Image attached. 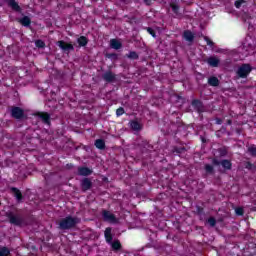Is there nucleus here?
Instances as JSON below:
<instances>
[{"label":"nucleus","instance_id":"obj_10","mask_svg":"<svg viewBox=\"0 0 256 256\" xmlns=\"http://www.w3.org/2000/svg\"><path fill=\"white\" fill-rule=\"evenodd\" d=\"M35 116L39 117L45 125H51V115H49V113L37 112Z\"/></svg>","mask_w":256,"mask_h":256},{"label":"nucleus","instance_id":"obj_29","mask_svg":"<svg viewBox=\"0 0 256 256\" xmlns=\"http://www.w3.org/2000/svg\"><path fill=\"white\" fill-rule=\"evenodd\" d=\"M219 157H227L229 151L227 150V147H221L218 148Z\"/></svg>","mask_w":256,"mask_h":256},{"label":"nucleus","instance_id":"obj_37","mask_svg":"<svg viewBox=\"0 0 256 256\" xmlns=\"http://www.w3.org/2000/svg\"><path fill=\"white\" fill-rule=\"evenodd\" d=\"M243 3H246L245 0H236L234 5L236 7V9H241V5H243Z\"/></svg>","mask_w":256,"mask_h":256},{"label":"nucleus","instance_id":"obj_20","mask_svg":"<svg viewBox=\"0 0 256 256\" xmlns=\"http://www.w3.org/2000/svg\"><path fill=\"white\" fill-rule=\"evenodd\" d=\"M78 47H87V43H89V39L85 36H80L77 38Z\"/></svg>","mask_w":256,"mask_h":256},{"label":"nucleus","instance_id":"obj_39","mask_svg":"<svg viewBox=\"0 0 256 256\" xmlns=\"http://www.w3.org/2000/svg\"><path fill=\"white\" fill-rule=\"evenodd\" d=\"M123 113H125V109H123V107H120L116 110L117 117H121V115H123Z\"/></svg>","mask_w":256,"mask_h":256},{"label":"nucleus","instance_id":"obj_18","mask_svg":"<svg viewBox=\"0 0 256 256\" xmlns=\"http://www.w3.org/2000/svg\"><path fill=\"white\" fill-rule=\"evenodd\" d=\"M111 227H108L105 229L104 231V237L106 239V242L109 243V245H111V243H113V234H111Z\"/></svg>","mask_w":256,"mask_h":256},{"label":"nucleus","instance_id":"obj_28","mask_svg":"<svg viewBox=\"0 0 256 256\" xmlns=\"http://www.w3.org/2000/svg\"><path fill=\"white\" fill-rule=\"evenodd\" d=\"M113 251H121V242L119 240H115L114 242L110 243Z\"/></svg>","mask_w":256,"mask_h":256},{"label":"nucleus","instance_id":"obj_7","mask_svg":"<svg viewBox=\"0 0 256 256\" xmlns=\"http://www.w3.org/2000/svg\"><path fill=\"white\" fill-rule=\"evenodd\" d=\"M191 105H192L194 111H196V113H198L199 115H201V113H205L207 111V107H205V104H203V101H201L199 99L192 100Z\"/></svg>","mask_w":256,"mask_h":256},{"label":"nucleus","instance_id":"obj_26","mask_svg":"<svg viewBox=\"0 0 256 256\" xmlns=\"http://www.w3.org/2000/svg\"><path fill=\"white\" fill-rule=\"evenodd\" d=\"M95 147L97 149H100L101 151H103V149H105V140L103 139H97L95 141Z\"/></svg>","mask_w":256,"mask_h":256},{"label":"nucleus","instance_id":"obj_27","mask_svg":"<svg viewBox=\"0 0 256 256\" xmlns=\"http://www.w3.org/2000/svg\"><path fill=\"white\" fill-rule=\"evenodd\" d=\"M127 59H132L133 61H137L139 59V54L136 51H130L126 54Z\"/></svg>","mask_w":256,"mask_h":256},{"label":"nucleus","instance_id":"obj_25","mask_svg":"<svg viewBox=\"0 0 256 256\" xmlns=\"http://www.w3.org/2000/svg\"><path fill=\"white\" fill-rule=\"evenodd\" d=\"M130 127L133 131H141V124L137 120L131 121Z\"/></svg>","mask_w":256,"mask_h":256},{"label":"nucleus","instance_id":"obj_17","mask_svg":"<svg viewBox=\"0 0 256 256\" xmlns=\"http://www.w3.org/2000/svg\"><path fill=\"white\" fill-rule=\"evenodd\" d=\"M110 47L111 49H115L116 51H119L123 47V43L117 39H111L110 40Z\"/></svg>","mask_w":256,"mask_h":256},{"label":"nucleus","instance_id":"obj_5","mask_svg":"<svg viewBox=\"0 0 256 256\" xmlns=\"http://www.w3.org/2000/svg\"><path fill=\"white\" fill-rule=\"evenodd\" d=\"M57 47L61 49L66 55H69L71 51H75V46L72 43H67L64 40H59L56 42Z\"/></svg>","mask_w":256,"mask_h":256},{"label":"nucleus","instance_id":"obj_3","mask_svg":"<svg viewBox=\"0 0 256 256\" xmlns=\"http://www.w3.org/2000/svg\"><path fill=\"white\" fill-rule=\"evenodd\" d=\"M5 216L9 219L11 225H15L16 227H23V225H25V217H23V214L8 211Z\"/></svg>","mask_w":256,"mask_h":256},{"label":"nucleus","instance_id":"obj_22","mask_svg":"<svg viewBox=\"0 0 256 256\" xmlns=\"http://www.w3.org/2000/svg\"><path fill=\"white\" fill-rule=\"evenodd\" d=\"M219 83V78L215 76L208 78V85H210L211 87H219Z\"/></svg>","mask_w":256,"mask_h":256},{"label":"nucleus","instance_id":"obj_30","mask_svg":"<svg viewBox=\"0 0 256 256\" xmlns=\"http://www.w3.org/2000/svg\"><path fill=\"white\" fill-rule=\"evenodd\" d=\"M105 57H107V59H111V61H117V59H119V55L117 53H107Z\"/></svg>","mask_w":256,"mask_h":256},{"label":"nucleus","instance_id":"obj_45","mask_svg":"<svg viewBox=\"0 0 256 256\" xmlns=\"http://www.w3.org/2000/svg\"><path fill=\"white\" fill-rule=\"evenodd\" d=\"M144 3L146 4V5H148V6H150L151 5V0H144Z\"/></svg>","mask_w":256,"mask_h":256},{"label":"nucleus","instance_id":"obj_32","mask_svg":"<svg viewBox=\"0 0 256 256\" xmlns=\"http://www.w3.org/2000/svg\"><path fill=\"white\" fill-rule=\"evenodd\" d=\"M206 223L210 226V227H215V225H217V219H215V217H210L206 220Z\"/></svg>","mask_w":256,"mask_h":256},{"label":"nucleus","instance_id":"obj_2","mask_svg":"<svg viewBox=\"0 0 256 256\" xmlns=\"http://www.w3.org/2000/svg\"><path fill=\"white\" fill-rule=\"evenodd\" d=\"M212 165L214 167H218V172L225 174L227 171H231L233 169V163L229 159L219 160L218 157L212 158Z\"/></svg>","mask_w":256,"mask_h":256},{"label":"nucleus","instance_id":"obj_31","mask_svg":"<svg viewBox=\"0 0 256 256\" xmlns=\"http://www.w3.org/2000/svg\"><path fill=\"white\" fill-rule=\"evenodd\" d=\"M35 45L38 49H45L46 45H45V41L38 39L35 41Z\"/></svg>","mask_w":256,"mask_h":256},{"label":"nucleus","instance_id":"obj_34","mask_svg":"<svg viewBox=\"0 0 256 256\" xmlns=\"http://www.w3.org/2000/svg\"><path fill=\"white\" fill-rule=\"evenodd\" d=\"M235 213L238 216H243L245 214V210L243 209V207H237L235 208Z\"/></svg>","mask_w":256,"mask_h":256},{"label":"nucleus","instance_id":"obj_46","mask_svg":"<svg viewBox=\"0 0 256 256\" xmlns=\"http://www.w3.org/2000/svg\"><path fill=\"white\" fill-rule=\"evenodd\" d=\"M197 211H198V213H203V208L197 207Z\"/></svg>","mask_w":256,"mask_h":256},{"label":"nucleus","instance_id":"obj_23","mask_svg":"<svg viewBox=\"0 0 256 256\" xmlns=\"http://www.w3.org/2000/svg\"><path fill=\"white\" fill-rule=\"evenodd\" d=\"M204 171L207 173V175H215V168L211 164H205Z\"/></svg>","mask_w":256,"mask_h":256},{"label":"nucleus","instance_id":"obj_24","mask_svg":"<svg viewBox=\"0 0 256 256\" xmlns=\"http://www.w3.org/2000/svg\"><path fill=\"white\" fill-rule=\"evenodd\" d=\"M250 157H256V146L255 144H252L248 146V149L246 151Z\"/></svg>","mask_w":256,"mask_h":256},{"label":"nucleus","instance_id":"obj_40","mask_svg":"<svg viewBox=\"0 0 256 256\" xmlns=\"http://www.w3.org/2000/svg\"><path fill=\"white\" fill-rule=\"evenodd\" d=\"M146 29H147L148 33H149L150 35H152L154 38L157 37V34H156V32H155V30H154L153 28L148 27V28H146Z\"/></svg>","mask_w":256,"mask_h":256},{"label":"nucleus","instance_id":"obj_44","mask_svg":"<svg viewBox=\"0 0 256 256\" xmlns=\"http://www.w3.org/2000/svg\"><path fill=\"white\" fill-rule=\"evenodd\" d=\"M200 139H201L202 143H207V139H205V136H200Z\"/></svg>","mask_w":256,"mask_h":256},{"label":"nucleus","instance_id":"obj_33","mask_svg":"<svg viewBox=\"0 0 256 256\" xmlns=\"http://www.w3.org/2000/svg\"><path fill=\"white\" fill-rule=\"evenodd\" d=\"M11 251L7 247L0 248V256H9Z\"/></svg>","mask_w":256,"mask_h":256},{"label":"nucleus","instance_id":"obj_16","mask_svg":"<svg viewBox=\"0 0 256 256\" xmlns=\"http://www.w3.org/2000/svg\"><path fill=\"white\" fill-rule=\"evenodd\" d=\"M183 38L189 43H193V41H195V35L193 32H191V30L184 31Z\"/></svg>","mask_w":256,"mask_h":256},{"label":"nucleus","instance_id":"obj_19","mask_svg":"<svg viewBox=\"0 0 256 256\" xmlns=\"http://www.w3.org/2000/svg\"><path fill=\"white\" fill-rule=\"evenodd\" d=\"M186 152H187V148H185V147L174 146L172 148L173 155H183V153H186Z\"/></svg>","mask_w":256,"mask_h":256},{"label":"nucleus","instance_id":"obj_48","mask_svg":"<svg viewBox=\"0 0 256 256\" xmlns=\"http://www.w3.org/2000/svg\"><path fill=\"white\" fill-rule=\"evenodd\" d=\"M100 71H103V67L100 68Z\"/></svg>","mask_w":256,"mask_h":256},{"label":"nucleus","instance_id":"obj_12","mask_svg":"<svg viewBox=\"0 0 256 256\" xmlns=\"http://www.w3.org/2000/svg\"><path fill=\"white\" fill-rule=\"evenodd\" d=\"M10 191L14 195L18 203H21V201H23V194L21 193V190H19L17 187H11Z\"/></svg>","mask_w":256,"mask_h":256},{"label":"nucleus","instance_id":"obj_38","mask_svg":"<svg viewBox=\"0 0 256 256\" xmlns=\"http://www.w3.org/2000/svg\"><path fill=\"white\" fill-rule=\"evenodd\" d=\"M140 147H144L145 149L151 147V145H149V142L147 140H143L140 144Z\"/></svg>","mask_w":256,"mask_h":256},{"label":"nucleus","instance_id":"obj_1","mask_svg":"<svg viewBox=\"0 0 256 256\" xmlns=\"http://www.w3.org/2000/svg\"><path fill=\"white\" fill-rule=\"evenodd\" d=\"M79 222L80 220L77 217L66 216L59 221L58 229H60V231H69V229H75Z\"/></svg>","mask_w":256,"mask_h":256},{"label":"nucleus","instance_id":"obj_9","mask_svg":"<svg viewBox=\"0 0 256 256\" xmlns=\"http://www.w3.org/2000/svg\"><path fill=\"white\" fill-rule=\"evenodd\" d=\"M80 187L83 193L89 191L93 188V182L91 181V178H83L80 182Z\"/></svg>","mask_w":256,"mask_h":256},{"label":"nucleus","instance_id":"obj_42","mask_svg":"<svg viewBox=\"0 0 256 256\" xmlns=\"http://www.w3.org/2000/svg\"><path fill=\"white\" fill-rule=\"evenodd\" d=\"M219 52L223 53L224 55H228V53H231V51L228 49H223V50H220Z\"/></svg>","mask_w":256,"mask_h":256},{"label":"nucleus","instance_id":"obj_21","mask_svg":"<svg viewBox=\"0 0 256 256\" xmlns=\"http://www.w3.org/2000/svg\"><path fill=\"white\" fill-rule=\"evenodd\" d=\"M19 23H21L23 27H31V18H29V16H24L19 20Z\"/></svg>","mask_w":256,"mask_h":256},{"label":"nucleus","instance_id":"obj_6","mask_svg":"<svg viewBox=\"0 0 256 256\" xmlns=\"http://www.w3.org/2000/svg\"><path fill=\"white\" fill-rule=\"evenodd\" d=\"M10 113L13 119H17L18 121L25 119V110H23L21 107L13 106Z\"/></svg>","mask_w":256,"mask_h":256},{"label":"nucleus","instance_id":"obj_36","mask_svg":"<svg viewBox=\"0 0 256 256\" xmlns=\"http://www.w3.org/2000/svg\"><path fill=\"white\" fill-rule=\"evenodd\" d=\"M171 9L175 15H179V5L177 4H171Z\"/></svg>","mask_w":256,"mask_h":256},{"label":"nucleus","instance_id":"obj_4","mask_svg":"<svg viewBox=\"0 0 256 256\" xmlns=\"http://www.w3.org/2000/svg\"><path fill=\"white\" fill-rule=\"evenodd\" d=\"M253 71V66L251 64H242L238 70L237 75L240 77V79H247L249 77V73Z\"/></svg>","mask_w":256,"mask_h":256},{"label":"nucleus","instance_id":"obj_15","mask_svg":"<svg viewBox=\"0 0 256 256\" xmlns=\"http://www.w3.org/2000/svg\"><path fill=\"white\" fill-rule=\"evenodd\" d=\"M93 174V170L89 169L88 167H79L78 168V175L81 177H89V175Z\"/></svg>","mask_w":256,"mask_h":256},{"label":"nucleus","instance_id":"obj_8","mask_svg":"<svg viewBox=\"0 0 256 256\" xmlns=\"http://www.w3.org/2000/svg\"><path fill=\"white\" fill-rule=\"evenodd\" d=\"M102 79L106 83H115V81H117V75H115V73H113V71L108 70V71L104 72V74H102Z\"/></svg>","mask_w":256,"mask_h":256},{"label":"nucleus","instance_id":"obj_35","mask_svg":"<svg viewBox=\"0 0 256 256\" xmlns=\"http://www.w3.org/2000/svg\"><path fill=\"white\" fill-rule=\"evenodd\" d=\"M203 39H204V41H206V43L209 47H213L215 45V43L209 37L203 36Z\"/></svg>","mask_w":256,"mask_h":256},{"label":"nucleus","instance_id":"obj_41","mask_svg":"<svg viewBox=\"0 0 256 256\" xmlns=\"http://www.w3.org/2000/svg\"><path fill=\"white\" fill-rule=\"evenodd\" d=\"M245 168L251 171L255 169V165H253L251 162H246Z\"/></svg>","mask_w":256,"mask_h":256},{"label":"nucleus","instance_id":"obj_14","mask_svg":"<svg viewBox=\"0 0 256 256\" xmlns=\"http://www.w3.org/2000/svg\"><path fill=\"white\" fill-rule=\"evenodd\" d=\"M206 63L210 66V67H219V63H221V60H219V58H217V56H210L207 60Z\"/></svg>","mask_w":256,"mask_h":256},{"label":"nucleus","instance_id":"obj_11","mask_svg":"<svg viewBox=\"0 0 256 256\" xmlns=\"http://www.w3.org/2000/svg\"><path fill=\"white\" fill-rule=\"evenodd\" d=\"M102 217L104 221H108L109 223H117V217H115V214L107 210H103Z\"/></svg>","mask_w":256,"mask_h":256},{"label":"nucleus","instance_id":"obj_43","mask_svg":"<svg viewBox=\"0 0 256 256\" xmlns=\"http://www.w3.org/2000/svg\"><path fill=\"white\" fill-rule=\"evenodd\" d=\"M221 123H223V120H221V118H216V124L221 125Z\"/></svg>","mask_w":256,"mask_h":256},{"label":"nucleus","instance_id":"obj_47","mask_svg":"<svg viewBox=\"0 0 256 256\" xmlns=\"http://www.w3.org/2000/svg\"><path fill=\"white\" fill-rule=\"evenodd\" d=\"M217 221H218V223H221V222H223V219L220 218V219H218Z\"/></svg>","mask_w":256,"mask_h":256},{"label":"nucleus","instance_id":"obj_49","mask_svg":"<svg viewBox=\"0 0 256 256\" xmlns=\"http://www.w3.org/2000/svg\"><path fill=\"white\" fill-rule=\"evenodd\" d=\"M0 207H1V202H0Z\"/></svg>","mask_w":256,"mask_h":256},{"label":"nucleus","instance_id":"obj_13","mask_svg":"<svg viewBox=\"0 0 256 256\" xmlns=\"http://www.w3.org/2000/svg\"><path fill=\"white\" fill-rule=\"evenodd\" d=\"M8 7H11L12 11L16 13H21V6L15 0H6Z\"/></svg>","mask_w":256,"mask_h":256}]
</instances>
